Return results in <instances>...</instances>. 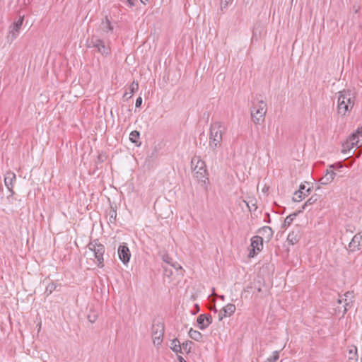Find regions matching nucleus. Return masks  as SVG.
<instances>
[{
    "label": "nucleus",
    "mask_w": 362,
    "mask_h": 362,
    "mask_svg": "<svg viewBox=\"0 0 362 362\" xmlns=\"http://www.w3.org/2000/svg\"><path fill=\"white\" fill-rule=\"evenodd\" d=\"M302 212V210H299L297 212H295L292 214H290L289 216H286V218L284 220V225L285 226H289L291 224L296 216Z\"/></svg>",
    "instance_id": "27"
},
{
    "label": "nucleus",
    "mask_w": 362,
    "mask_h": 362,
    "mask_svg": "<svg viewBox=\"0 0 362 362\" xmlns=\"http://www.w3.org/2000/svg\"><path fill=\"white\" fill-rule=\"evenodd\" d=\"M235 311V306L233 304L228 303L223 308L222 310L219 314V320H221L223 317L230 316Z\"/></svg>",
    "instance_id": "16"
},
{
    "label": "nucleus",
    "mask_w": 362,
    "mask_h": 362,
    "mask_svg": "<svg viewBox=\"0 0 362 362\" xmlns=\"http://www.w3.org/2000/svg\"><path fill=\"white\" fill-rule=\"evenodd\" d=\"M259 233L265 236V238L269 240L273 235V231L269 226H263L259 230Z\"/></svg>",
    "instance_id": "22"
},
{
    "label": "nucleus",
    "mask_w": 362,
    "mask_h": 362,
    "mask_svg": "<svg viewBox=\"0 0 362 362\" xmlns=\"http://www.w3.org/2000/svg\"><path fill=\"white\" fill-rule=\"evenodd\" d=\"M163 261H164L167 264H168V265H170V264L171 262H172V259H171L170 257H169L168 256H164V257H163Z\"/></svg>",
    "instance_id": "36"
},
{
    "label": "nucleus",
    "mask_w": 362,
    "mask_h": 362,
    "mask_svg": "<svg viewBox=\"0 0 362 362\" xmlns=\"http://www.w3.org/2000/svg\"><path fill=\"white\" fill-rule=\"evenodd\" d=\"M139 136V132L134 130L130 133L129 139L132 143L135 144L136 145H138Z\"/></svg>",
    "instance_id": "26"
},
{
    "label": "nucleus",
    "mask_w": 362,
    "mask_h": 362,
    "mask_svg": "<svg viewBox=\"0 0 362 362\" xmlns=\"http://www.w3.org/2000/svg\"><path fill=\"white\" fill-rule=\"evenodd\" d=\"M117 217V211L115 210H111L109 213V220L110 222H114Z\"/></svg>",
    "instance_id": "31"
},
{
    "label": "nucleus",
    "mask_w": 362,
    "mask_h": 362,
    "mask_svg": "<svg viewBox=\"0 0 362 362\" xmlns=\"http://www.w3.org/2000/svg\"><path fill=\"white\" fill-rule=\"evenodd\" d=\"M101 29L104 33H109L113 30V26L107 16L101 23Z\"/></svg>",
    "instance_id": "19"
},
{
    "label": "nucleus",
    "mask_w": 362,
    "mask_h": 362,
    "mask_svg": "<svg viewBox=\"0 0 362 362\" xmlns=\"http://www.w3.org/2000/svg\"><path fill=\"white\" fill-rule=\"evenodd\" d=\"M170 348L173 350V352L176 354H181V344L177 339H174L170 341Z\"/></svg>",
    "instance_id": "21"
},
{
    "label": "nucleus",
    "mask_w": 362,
    "mask_h": 362,
    "mask_svg": "<svg viewBox=\"0 0 362 362\" xmlns=\"http://www.w3.org/2000/svg\"><path fill=\"white\" fill-rule=\"evenodd\" d=\"M191 164L194 177L198 182L205 184L208 180V177L204 161L201 160L199 157H194L191 160Z\"/></svg>",
    "instance_id": "3"
},
{
    "label": "nucleus",
    "mask_w": 362,
    "mask_h": 362,
    "mask_svg": "<svg viewBox=\"0 0 362 362\" xmlns=\"http://www.w3.org/2000/svg\"><path fill=\"white\" fill-rule=\"evenodd\" d=\"M305 186L303 185H300L299 189L294 193V195L293 197V200L294 202H300L303 199H304L305 196H308L310 194L309 192L310 191V189L308 188L306 190L307 194L305 192Z\"/></svg>",
    "instance_id": "13"
},
{
    "label": "nucleus",
    "mask_w": 362,
    "mask_h": 362,
    "mask_svg": "<svg viewBox=\"0 0 362 362\" xmlns=\"http://www.w3.org/2000/svg\"><path fill=\"white\" fill-rule=\"evenodd\" d=\"M169 266L173 267L176 270L182 269V267L177 262H171Z\"/></svg>",
    "instance_id": "34"
},
{
    "label": "nucleus",
    "mask_w": 362,
    "mask_h": 362,
    "mask_svg": "<svg viewBox=\"0 0 362 362\" xmlns=\"http://www.w3.org/2000/svg\"><path fill=\"white\" fill-rule=\"evenodd\" d=\"M16 180V175L14 173L8 171L6 173L4 177V184L8 190L11 192V196L14 194L13 190V183Z\"/></svg>",
    "instance_id": "11"
},
{
    "label": "nucleus",
    "mask_w": 362,
    "mask_h": 362,
    "mask_svg": "<svg viewBox=\"0 0 362 362\" xmlns=\"http://www.w3.org/2000/svg\"><path fill=\"white\" fill-rule=\"evenodd\" d=\"M354 93L351 90H344L340 91L337 100L338 114L344 116L349 112L354 107Z\"/></svg>",
    "instance_id": "2"
},
{
    "label": "nucleus",
    "mask_w": 362,
    "mask_h": 362,
    "mask_svg": "<svg viewBox=\"0 0 362 362\" xmlns=\"http://www.w3.org/2000/svg\"><path fill=\"white\" fill-rule=\"evenodd\" d=\"M351 293H349V292H347L346 293L344 296V298H339L337 299V303L338 304H341L342 303H344V305H343V308H344V310L342 311V315H345L346 313L347 312L348 309L351 307V298L350 299H348L349 297H351Z\"/></svg>",
    "instance_id": "14"
},
{
    "label": "nucleus",
    "mask_w": 362,
    "mask_h": 362,
    "mask_svg": "<svg viewBox=\"0 0 362 362\" xmlns=\"http://www.w3.org/2000/svg\"><path fill=\"white\" fill-rule=\"evenodd\" d=\"M218 298L222 300H225V296L223 295L218 296Z\"/></svg>",
    "instance_id": "42"
},
{
    "label": "nucleus",
    "mask_w": 362,
    "mask_h": 362,
    "mask_svg": "<svg viewBox=\"0 0 362 362\" xmlns=\"http://www.w3.org/2000/svg\"><path fill=\"white\" fill-rule=\"evenodd\" d=\"M142 104V98L141 97L137 98L135 103L136 107H139Z\"/></svg>",
    "instance_id": "35"
},
{
    "label": "nucleus",
    "mask_w": 362,
    "mask_h": 362,
    "mask_svg": "<svg viewBox=\"0 0 362 362\" xmlns=\"http://www.w3.org/2000/svg\"><path fill=\"white\" fill-rule=\"evenodd\" d=\"M197 322L200 329H204L206 328L204 314L199 315L197 319Z\"/></svg>",
    "instance_id": "28"
},
{
    "label": "nucleus",
    "mask_w": 362,
    "mask_h": 362,
    "mask_svg": "<svg viewBox=\"0 0 362 362\" xmlns=\"http://www.w3.org/2000/svg\"><path fill=\"white\" fill-rule=\"evenodd\" d=\"M354 134H357L358 135L359 137H362V126L361 127H358V129H356V131L355 132H354Z\"/></svg>",
    "instance_id": "37"
},
{
    "label": "nucleus",
    "mask_w": 362,
    "mask_h": 362,
    "mask_svg": "<svg viewBox=\"0 0 362 362\" xmlns=\"http://www.w3.org/2000/svg\"><path fill=\"white\" fill-rule=\"evenodd\" d=\"M233 0H221V9L226 8L228 5L232 2Z\"/></svg>",
    "instance_id": "32"
},
{
    "label": "nucleus",
    "mask_w": 362,
    "mask_h": 362,
    "mask_svg": "<svg viewBox=\"0 0 362 362\" xmlns=\"http://www.w3.org/2000/svg\"><path fill=\"white\" fill-rule=\"evenodd\" d=\"M251 247H252V249L250 252L249 255L250 257H254L257 252H260L263 248L262 238L259 235L252 237L251 238Z\"/></svg>",
    "instance_id": "8"
},
{
    "label": "nucleus",
    "mask_w": 362,
    "mask_h": 362,
    "mask_svg": "<svg viewBox=\"0 0 362 362\" xmlns=\"http://www.w3.org/2000/svg\"><path fill=\"white\" fill-rule=\"evenodd\" d=\"M134 2H135V0H127V4L129 7H133L135 5Z\"/></svg>",
    "instance_id": "39"
},
{
    "label": "nucleus",
    "mask_w": 362,
    "mask_h": 362,
    "mask_svg": "<svg viewBox=\"0 0 362 362\" xmlns=\"http://www.w3.org/2000/svg\"><path fill=\"white\" fill-rule=\"evenodd\" d=\"M336 173L333 170H327L325 175L320 180V182L322 185L330 183L334 178Z\"/></svg>",
    "instance_id": "17"
},
{
    "label": "nucleus",
    "mask_w": 362,
    "mask_h": 362,
    "mask_svg": "<svg viewBox=\"0 0 362 362\" xmlns=\"http://www.w3.org/2000/svg\"><path fill=\"white\" fill-rule=\"evenodd\" d=\"M138 88L139 83L136 81H133L129 86V93L126 92L124 94L123 98L126 99L130 98L133 95V94L138 90Z\"/></svg>",
    "instance_id": "20"
},
{
    "label": "nucleus",
    "mask_w": 362,
    "mask_h": 362,
    "mask_svg": "<svg viewBox=\"0 0 362 362\" xmlns=\"http://www.w3.org/2000/svg\"><path fill=\"white\" fill-rule=\"evenodd\" d=\"M87 42L89 47L95 48L103 55H107L110 53L109 47L106 46L105 42L98 37H92Z\"/></svg>",
    "instance_id": "6"
},
{
    "label": "nucleus",
    "mask_w": 362,
    "mask_h": 362,
    "mask_svg": "<svg viewBox=\"0 0 362 362\" xmlns=\"http://www.w3.org/2000/svg\"><path fill=\"white\" fill-rule=\"evenodd\" d=\"M319 197L317 195V194H315V195H313L312 197H310L308 200L307 202L303 205L302 206V211L303 210H305L308 206H310V205H313V204H315L317 199H318Z\"/></svg>",
    "instance_id": "25"
},
{
    "label": "nucleus",
    "mask_w": 362,
    "mask_h": 362,
    "mask_svg": "<svg viewBox=\"0 0 362 362\" xmlns=\"http://www.w3.org/2000/svg\"><path fill=\"white\" fill-rule=\"evenodd\" d=\"M213 310H214L215 312L216 311V308H215V305H214Z\"/></svg>",
    "instance_id": "46"
},
{
    "label": "nucleus",
    "mask_w": 362,
    "mask_h": 362,
    "mask_svg": "<svg viewBox=\"0 0 362 362\" xmlns=\"http://www.w3.org/2000/svg\"><path fill=\"white\" fill-rule=\"evenodd\" d=\"M362 241V235L356 233L349 244V248L351 252H356L361 250V243Z\"/></svg>",
    "instance_id": "12"
},
{
    "label": "nucleus",
    "mask_w": 362,
    "mask_h": 362,
    "mask_svg": "<svg viewBox=\"0 0 362 362\" xmlns=\"http://www.w3.org/2000/svg\"><path fill=\"white\" fill-rule=\"evenodd\" d=\"M177 361L178 362H186L185 360L180 356H177Z\"/></svg>",
    "instance_id": "40"
},
{
    "label": "nucleus",
    "mask_w": 362,
    "mask_h": 362,
    "mask_svg": "<svg viewBox=\"0 0 362 362\" xmlns=\"http://www.w3.org/2000/svg\"><path fill=\"white\" fill-rule=\"evenodd\" d=\"M189 336L197 341H200L202 339V334L199 331L194 330L192 328L189 331Z\"/></svg>",
    "instance_id": "24"
},
{
    "label": "nucleus",
    "mask_w": 362,
    "mask_h": 362,
    "mask_svg": "<svg viewBox=\"0 0 362 362\" xmlns=\"http://www.w3.org/2000/svg\"><path fill=\"white\" fill-rule=\"evenodd\" d=\"M212 294L215 295V290H214V288H213Z\"/></svg>",
    "instance_id": "45"
},
{
    "label": "nucleus",
    "mask_w": 362,
    "mask_h": 362,
    "mask_svg": "<svg viewBox=\"0 0 362 362\" xmlns=\"http://www.w3.org/2000/svg\"><path fill=\"white\" fill-rule=\"evenodd\" d=\"M206 327L212 322V317L210 315H204Z\"/></svg>",
    "instance_id": "33"
},
{
    "label": "nucleus",
    "mask_w": 362,
    "mask_h": 362,
    "mask_svg": "<svg viewBox=\"0 0 362 362\" xmlns=\"http://www.w3.org/2000/svg\"><path fill=\"white\" fill-rule=\"evenodd\" d=\"M348 362H358V351L357 348L355 346H351L348 352Z\"/></svg>",
    "instance_id": "18"
},
{
    "label": "nucleus",
    "mask_w": 362,
    "mask_h": 362,
    "mask_svg": "<svg viewBox=\"0 0 362 362\" xmlns=\"http://www.w3.org/2000/svg\"><path fill=\"white\" fill-rule=\"evenodd\" d=\"M163 267L165 275L169 276V275L173 274V272L171 270L169 271V274H168V268L167 266H163Z\"/></svg>",
    "instance_id": "38"
},
{
    "label": "nucleus",
    "mask_w": 362,
    "mask_h": 362,
    "mask_svg": "<svg viewBox=\"0 0 362 362\" xmlns=\"http://www.w3.org/2000/svg\"><path fill=\"white\" fill-rule=\"evenodd\" d=\"M57 288V285L54 282L49 283L47 286L45 291L46 296L50 295Z\"/></svg>",
    "instance_id": "29"
},
{
    "label": "nucleus",
    "mask_w": 362,
    "mask_h": 362,
    "mask_svg": "<svg viewBox=\"0 0 362 362\" xmlns=\"http://www.w3.org/2000/svg\"><path fill=\"white\" fill-rule=\"evenodd\" d=\"M227 130L226 127L221 122H214L211 124L209 129V146L214 151L221 147L223 136Z\"/></svg>",
    "instance_id": "1"
},
{
    "label": "nucleus",
    "mask_w": 362,
    "mask_h": 362,
    "mask_svg": "<svg viewBox=\"0 0 362 362\" xmlns=\"http://www.w3.org/2000/svg\"><path fill=\"white\" fill-rule=\"evenodd\" d=\"M279 358V354L278 351H275L272 353V355L269 356L267 359V362H276Z\"/></svg>",
    "instance_id": "30"
},
{
    "label": "nucleus",
    "mask_w": 362,
    "mask_h": 362,
    "mask_svg": "<svg viewBox=\"0 0 362 362\" xmlns=\"http://www.w3.org/2000/svg\"><path fill=\"white\" fill-rule=\"evenodd\" d=\"M88 250L93 253L94 257L97 259L98 266L103 267V255L105 251V246L101 244L98 239L91 240L88 245Z\"/></svg>",
    "instance_id": "4"
},
{
    "label": "nucleus",
    "mask_w": 362,
    "mask_h": 362,
    "mask_svg": "<svg viewBox=\"0 0 362 362\" xmlns=\"http://www.w3.org/2000/svg\"><path fill=\"white\" fill-rule=\"evenodd\" d=\"M360 137L357 134L353 133L349 138L346 141V146L349 148V151H351L352 148L356 147V148H360L359 146H358V144L359 142Z\"/></svg>",
    "instance_id": "15"
},
{
    "label": "nucleus",
    "mask_w": 362,
    "mask_h": 362,
    "mask_svg": "<svg viewBox=\"0 0 362 362\" xmlns=\"http://www.w3.org/2000/svg\"><path fill=\"white\" fill-rule=\"evenodd\" d=\"M117 253L119 259L123 264H126L129 262L131 252L129 247L126 245H121L117 249Z\"/></svg>",
    "instance_id": "9"
},
{
    "label": "nucleus",
    "mask_w": 362,
    "mask_h": 362,
    "mask_svg": "<svg viewBox=\"0 0 362 362\" xmlns=\"http://www.w3.org/2000/svg\"><path fill=\"white\" fill-rule=\"evenodd\" d=\"M88 318H89L90 322H94L95 320V317H94L93 320H91L90 316L88 317Z\"/></svg>",
    "instance_id": "43"
},
{
    "label": "nucleus",
    "mask_w": 362,
    "mask_h": 362,
    "mask_svg": "<svg viewBox=\"0 0 362 362\" xmlns=\"http://www.w3.org/2000/svg\"><path fill=\"white\" fill-rule=\"evenodd\" d=\"M23 21L24 16H20L19 18L16 21H15L11 26L9 35L12 40H14L18 37L19 31L22 27Z\"/></svg>",
    "instance_id": "10"
},
{
    "label": "nucleus",
    "mask_w": 362,
    "mask_h": 362,
    "mask_svg": "<svg viewBox=\"0 0 362 362\" xmlns=\"http://www.w3.org/2000/svg\"><path fill=\"white\" fill-rule=\"evenodd\" d=\"M194 343L191 341H187L183 342L181 345L182 351L181 354H189L191 351Z\"/></svg>",
    "instance_id": "23"
},
{
    "label": "nucleus",
    "mask_w": 362,
    "mask_h": 362,
    "mask_svg": "<svg viewBox=\"0 0 362 362\" xmlns=\"http://www.w3.org/2000/svg\"><path fill=\"white\" fill-rule=\"evenodd\" d=\"M164 325L162 323H156L152 326V338L153 344L159 346L163 341Z\"/></svg>",
    "instance_id": "7"
},
{
    "label": "nucleus",
    "mask_w": 362,
    "mask_h": 362,
    "mask_svg": "<svg viewBox=\"0 0 362 362\" xmlns=\"http://www.w3.org/2000/svg\"><path fill=\"white\" fill-rule=\"evenodd\" d=\"M267 110V103L264 100H260L257 103H253L252 109L251 110V116L253 122L255 124H259L261 121H263Z\"/></svg>",
    "instance_id": "5"
},
{
    "label": "nucleus",
    "mask_w": 362,
    "mask_h": 362,
    "mask_svg": "<svg viewBox=\"0 0 362 362\" xmlns=\"http://www.w3.org/2000/svg\"><path fill=\"white\" fill-rule=\"evenodd\" d=\"M141 2L144 4H146V3L148 1V0H140Z\"/></svg>",
    "instance_id": "44"
},
{
    "label": "nucleus",
    "mask_w": 362,
    "mask_h": 362,
    "mask_svg": "<svg viewBox=\"0 0 362 362\" xmlns=\"http://www.w3.org/2000/svg\"><path fill=\"white\" fill-rule=\"evenodd\" d=\"M256 36H257V30H256V29H254V30H253V35H252V38H254V37H256Z\"/></svg>",
    "instance_id": "41"
}]
</instances>
